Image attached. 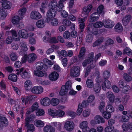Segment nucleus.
Masks as SVG:
<instances>
[{
	"label": "nucleus",
	"instance_id": "1",
	"mask_svg": "<svg viewBox=\"0 0 132 132\" xmlns=\"http://www.w3.org/2000/svg\"><path fill=\"white\" fill-rule=\"evenodd\" d=\"M35 119L34 116H27L25 118V126L28 129V132H34L35 130V128L32 124H29L32 122Z\"/></svg>",
	"mask_w": 132,
	"mask_h": 132
},
{
	"label": "nucleus",
	"instance_id": "2",
	"mask_svg": "<svg viewBox=\"0 0 132 132\" xmlns=\"http://www.w3.org/2000/svg\"><path fill=\"white\" fill-rule=\"evenodd\" d=\"M18 71L17 73V75H20L21 77L23 79H26L30 77L29 74L25 69L22 68L19 69H17Z\"/></svg>",
	"mask_w": 132,
	"mask_h": 132
},
{
	"label": "nucleus",
	"instance_id": "3",
	"mask_svg": "<svg viewBox=\"0 0 132 132\" xmlns=\"http://www.w3.org/2000/svg\"><path fill=\"white\" fill-rule=\"evenodd\" d=\"M75 127V124L71 121H66L64 125V128L65 130L68 131H71L73 130Z\"/></svg>",
	"mask_w": 132,
	"mask_h": 132
},
{
	"label": "nucleus",
	"instance_id": "4",
	"mask_svg": "<svg viewBox=\"0 0 132 132\" xmlns=\"http://www.w3.org/2000/svg\"><path fill=\"white\" fill-rule=\"evenodd\" d=\"M80 68L79 67L75 66L70 69V75L71 76L77 77L80 74Z\"/></svg>",
	"mask_w": 132,
	"mask_h": 132
},
{
	"label": "nucleus",
	"instance_id": "5",
	"mask_svg": "<svg viewBox=\"0 0 132 132\" xmlns=\"http://www.w3.org/2000/svg\"><path fill=\"white\" fill-rule=\"evenodd\" d=\"M92 8L93 6L92 4H89L87 7H85L83 8L82 14L84 16H84V17H87Z\"/></svg>",
	"mask_w": 132,
	"mask_h": 132
},
{
	"label": "nucleus",
	"instance_id": "6",
	"mask_svg": "<svg viewBox=\"0 0 132 132\" xmlns=\"http://www.w3.org/2000/svg\"><path fill=\"white\" fill-rule=\"evenodd\" d=\"M56 11L55 10L50 9L47 12V21L49 22L51 20V19L53 18L55 16L56 14Z\"/></svg>",
	"mask_w": 132,
	"mask_h": 132
},
{
	"label": "nucleus",
	"instance_id": "7",
	"mask_svg": "<svg viewBox=\"0 0 132 132\" xmlns=\"http://www.w3.org/2000/svg\"><path fill=\"white\" fill-rule=\"evenodd\" d=\"M113 104V103L108 102L107 105L106 107V112L108 115L111 116V113L114 111V108L112 106Z\"/></svg>",
	"mask_w": 132,
	"mask_h": 132
},
{
	"label": "nucleus",
	"instance_id": "8",
	"mask_svg": "<svg viewBox=\"0 0 132 132\" xmlns=\"http://www.w3.org/2000/svg\"><path fill=\"white\" fill-rule=\"evenodd\" d=\"M106 96L109 100L108 102L114 103L115 97L111 91H109L107 92Z\"/></svg>",
	"mask_w": 132,
	"mask_h": 132
},
{
	"label": "nucleus",
	"instance_id": "9",
	"mask_svg": "<svg viewBox=\"0 0 132 132\" xmlns=\"http://www.w3.org/2000/svg\"><path fill=\"white\" fill-rule=\"evenodd\" d=\"M8 121L5 117L0 116V127H5L8 125Z\"/></svg>",
	"mask_w": 132,
	"mask_h": 132
},
{
	"label": "nucleus",
	"instance_id": "10",
	"mask_svg": "<svg viewBox=\"0 0 132 132\" xmlns=\"http://www.w3.org/2000/svg\"><path fill=\"white\" fill-rule=\"evenodd\" d=\"M36 70H43H43L46 71L47 70V67L45 65L43 62H37L36 63Z\"/></svg>",
	"mask_w": 132,
	"mask_h": 132
},
{
	"label": "nucleus",
	"instance_id": "11",
	"mask_svg": "<svg viewBox=\"0 0 132 132\" xmlns=\"http://www.w3.org/2000/svg\"><path fill=\"white\" fill-rule=\"evenodd\" d=\"M94 54L93 53L89 54V57L82 63V65L84 67H85L87 64H89L93 61Z\"/></svg>",
	"mask_w": 132,
	"mask_h": 132
},
{
	"label": "nucleus",
	"instance_id": "12",
	"mask_svg": "<svg viewBox=\"0 0 132 132\" xmlns=\"http://www.w3.org/2000/svg\"><path fill=\"white\" fill-rule=\"evenodd\" d=\"M43 91L42 87L40 86H36L33 87L31 90V92L36 94L41 93Z\"/></svg>",
	"mask_w": 132,
	"mask_h": 132
},
{
	"label": "nucleus",
	"instance_id": "13",
	"mask_svg": "<svg viewBox=\"0 0 132 132\" xmlns=\"http://www.w3.org/2000/svg\"><path fill=\"white\" fill-rule=\"evenodd\" d=\"M30 17L32 19L37 20L41 18L42 16L37 11H33L31 13Z\"/></svg>",
	"mask_w": 132,
	"mask_h": 132
},
{
	"label": "nucleus",
	"instance_id": "14",
	"mask_svg": "<svg viewBox=\"0 0 132 132\" xmlns=\"http://www.w3.org/2000/svg\"><path fill=\"white\" fill-rule=\"evenodd\" d=\"M19 36L23 38L27 39L28 37V34L27 31L24 29H21L18 32Z\"/></svg>",
	"mask_w": 132,
	"mask_h": 132
},
{
	"label": "nucleus",
	"instance_id": "15",
	"mask_svg": "<svg viewBox=\"0 0 132 132\" xmlns=\"http://www.w3.org/2000/svg\"><path fill=\"white\" fill-rule=\"evenodd\" d=\"M131 19V16L130 15H126L123 17L122 20V22L123 25H127Z\"/></svg>",
	"mask_w": 132,
	"mask_h": 132
},
{
	"label": "nucleus",
	"instance_id": "16",
	"mask_svg": "<svg viewBox=\"0 0 132 132\" xmlns=\"http://www.w3.org/2000/svg\"><path fill=\"white\" fill-rule=\"evenodd\" d=\"M100 15L98 13L95 12L91 14L89 19V21L93 22L97 20L99 18Z\"/></svg>",
	"mask_w": 132,
	"mask_h": 132
},
{
	"label": "nucleus",
	"instance_id": "17",
	"mask_svg": "<svg viewBox=\"0 0 132 132\" xmlns=\"http://www.w3.org/2000/svg\"><path fill=\"white\" fill-rule=\"evenodd\" d=\"M40 103L41 104L44 106H49L51 103V100L48 98L46 97L41 100Z\"/></svg>",
	"mask_w": 132,
	"mask_h": 132
},
{
	"label": "nucleus",
	"instance_id": "18",
	"mask_svg": "<svg viewBox=\"0 0 132 132\" xmlns=\"http://www.w3.org/2000/svg\"><path fill=\"white\" fill-rule=\"evenodd\" d=\"M102 87L104 90H106V88H110L111 87V85L110 82L108 80H104L103 83L102 85Z\"/></svg>",
	"mask_w": 132,
	"mask_h": 132
},
{
	"label": "nucleus",
	"instance_id": "19",
	"mask_svg": "<svg viewBox=\"0 0 132 132\" xmlns=\"http://www.w3.org/2000/svg\"><path fill=\"white\" fill-rule=\"evenodd\" d=\"M37 58L36 55L34 53L29 54L27 56L28 61L30 63H32Z\"/></svg>",
	"mask_w": 132,
	"mask_h": 132
},
{
	"label": "nucleus",
	"instance_id": "20",
	"mask_svg": "<svg viewBox=\"0 0 132 132\" xmlns=\"http://www.w3.org/2000/svg\"><path fill=\"white\" fill-rule=\"evenodd\" d=\"M59 75L57 72L54 71L52 72L50 75L49 78L52 81L56 80L58 78Z\"/></svg>",
	"mask_w": 132,
	"mask_h": 132
},
{
	"label": "nucleus",
	"instance_id": "21",
	"mask_svg": "<svg viewBox=\"0 0 132 132\" xmlns=\"http://www.w3.org/2000/svg\"><path fill=\"white\" fill-rule=\"evenodd\" d=\"M36 24L37 27L38 28H43L45 25V22L44 20L40 19L37 21Z\"/></svg>",
	"mask_w": 132,
	"mask_h": 132
},
{
	"label": "nucleus",
	"instance_id": "22",
	"mask_svg": "<svg viewBox=\"0 0 132 132\" xmlns=\"http://www.w3.org/2000/svg\"><path fill=\"white\" fill-rule=\"evenodd\" d=\"M103 25L106 28H111L113 27L114 24L110 20H107L104 21Z\"/></svg>",
	"mask_w": 132,
	"mask_h": 132
},
{
	"label": "nucleus",
	"instance_id": "23",
	"mask_svg": "<svg viewBox=\"0 0 132 132\" xmlns=\"http://www.w3.org/2000/svg\"><path fill=\"white\" fill-rule=\"evenodd\" d=\"M95 122L96 124L104 123L105 120L101 116H96L95 117Z\"/></svg>",
	"mask_w": 132,
	"mask_h": 132
},
{
	"label": "nucleus",
	"instance_id": "24",
	"mask_svg": "<svg viewBox=\"0 0 132 132\" xmlns=\"http://www.w3.org/2000/svg\"><path fill=\"white\" fill-rule=\"evenodd\" d=\"M94 27H89L87 28V30L88 33L96 35L97 34V31L96 29Z\"/></svg>",
	"mask_w": 132,
	"mask_h": 132
},
{
	"label": "nucleus",
	"instance_id": "25",
	"mask_svg": "<svg viewBox=\"0 0 132 132\" xmlns=\"http://www.w3.org/2000/svg\"><path fill=\"white\" fill-rule=\"evenodd\" d=\"M26 11V7H23L20 9L18 11V16L20 17L21 19H22L23 17V15L25 14Z\"/></svg>",
	"mask_w": 132,
	"mask_h": 132
},
{
	"label": "nucleus",
	"instance_id": "26",
	"mask_svg": "<svg viewBox=\"0 0 132 132\" xmlns=\"http://www.w3.org/2000/svg\"><path fill=\"white\" fill-rule=\"evenodd\" d=\"M55 131V129L50 126L47 125L44 128V132H54Z\"/></svg>",
	"mask_w": 132,
	"mask_h": 132
},
{
	"label": "nucleus",
	"instance_id": "27",
	"mask_svg": "<svg viewBox=\"0 0 132 132\" xmlns=\"http://www.w3.org/2000/svg\"><path fill=\"white\" fill-rule=\"evenodd\" d=\"M12 36L13 39L15 41H18L20 40V38L19 36H18L16 31L14 30H12L11 31Z\"/></svg>",
	"mask_w": 132,
	"mask_h": 132
},
{
	"label": "nucleus",
	"instance_id": "28",
	"mask_svg": "<svg viewBox=\"0 0 132 132\" xmlns=\"http://www.w3.org/2000/svg\"><path fill=\"white\" fill-rule=\"evenodd\" d=\"M114 29L116 32H119L122 31L123 28L122 25L118 23L115 26Z\"/></svg>",
	"mask_w": 132,
	"mask_h": 132
},
{
	"label": "nucleus",
	"instance_id": "29",
	"mask_svg": "<svg viewBox=\"0 0 132 132\" xmlns=\"http://www.w3.org/2000/svg\"><path fill=\"white\" fill-rule=\"evenodd\" d=\"M69 90L66 88L63 85L62 86L61 89L59 92L60 95L61 96L65 95L68 92Z\"/></svg>",
	"mask_w": 132,
	"mask_h": 132
},
{
	"label": "nucleus",
	"instance_id": "30",
	"mask_svg": "<svg viewBox=\"0 0 132 132\" xmlns=\"http://www.w3.org/2000/svg\"><path fill=\"white\" fill-rule=\"evenodd\" d=\"M32 83L30 80H27L24 83V87L25 89L27 90L30 89L32 87Z\"/></svg>",
	"mask_w": 132,
	"mask_h": 132
},
{
	"label": "nucleus",
	"instance_id": "31",
	"mask_svg": "<svg viewBox=\"0 0 132 132\" xmlns=\"http://www.w3.org/2000/svg\"><path fill=\"white\" fill-rule=\"evenodd\" d=\"M34 73L35 75L39 77H43L44 75V73L40 70H35L34 71Z\"/></svg>",
	"mask_w": 132,
	"mask_h": 132
},
{
	"label": "nucleus",
	"instance_id": "32",
	"mask_svg": "<svg viewBox=\"0 0 132 132\" xmlns=\"http://www.w3.org/2000/svg\"><path fill=\"white\" fill-rule=\"evenodd\" d=\"M34 124L38 127H43L44 126V123L43 121L39 120H36L34 121Z\"/></svg>",
	"mask_w": 132,
	"mask_h": 132
},
{
	"label": "nucleus",
	"instance_id": "33",
	"mask_svg": "<svg viewBox=\"0 0 132 132\" xmlns=\"http://www.w3.org/2000/svg\"><path fill=\"white\" fill-rule=\"evenodd\" d=\"M21 19L19 16H15L13 17L12 19V22L14 24L17 26L19 22V21Z\"/></svg>",
	"mask_w": 132,
	"mask_h": 132
},
{
	"label": "nucleus",
	"instance_id": "34",
	"mask_svg": "<svg viewBox=\"0 0 132 132\" xmlns=\"http://www.w3.org/2000/svg\"><path fill=\"white\" fill-rule=\"evenodd\" d=\"M2 5L4 9H9L11 8L12 4L10 2L7 1L2 3Z\"/></svg>",
	"mask_w": 132,
	"mask_h": 132
},
{
	"label": "nucleus",
	"instance_id": "35",
	"mask_svg": "<svg viewBox=\"0 0 132 132\" xmlns=\"http://www.w3.org/2000/svg\"><path fill=\"white\" fill-rule=\"evenodd\" d=\"M123 76L124 79L126 81L129 82L132 80L131 77L126 73H124L123 74Z\"/></svg>",
	"mask_w": 132,
	"mask_h": 132
},
{
	"label": "nucleus",
	"instance_id": "36",
	"mask_svg": "<svg viewBox=\"0 0 132 132\" xmlns=\"http://www.w3.org/2000/svg\"><path fill=\"white\" fill-rule=\"evenodd\" d=\"M93 40V37L92 34L88 33L86 35V40L87 42L88 43H91Z\"/></svg>",
	"mask_w": 132,
	"mask_h": 132
},
{
	"label": "nucleus",
	"instance_id": "37",
	"mask_svg": "<svg viewBox=\"0 0 132 132\" xmlns=\"http://www.w3.org/2000/svg\"><path fill=\"white\" fill-rule=\"evenodd\" d=\"M130 117L128 116H120L119 117V121L122 122H127Z\"/></svg>",
	"mask_w": 132,
	"mask_h": 132
},
{
	"label": "nucleus",
	"instance_id": "38",
	"mask_svg": "<svg viewBox=\"0 0 132 132\" xmlns=\"http://www.w3.org/2000/svg\"><path fill=\"white\" fill-rule=\"evenodd\" d=\"M97 12L99 14H101L103 15L104 14L105 12L104 10V6L103 5H101L99 6L97 9Z\"/></svg>",
	"mask_w": 132,
	"mask_h": 132
},
{
	"label": "nucleus",
	"instance_id": "39",
	"mask_svg": "<svg viewBox=\"0 0 132 132\" xmlns=\"http://www.w3.org/2000/svg\"><path fill=\"white\" fill-rule=\"evenodd\" d=\"M8 79L14 82H15L17 80V77L16 75L13 74L9 75Z\"/></svg>",
	"mask_w": 132,
	"mask_h": 132
},
{
	"label": "nucleus",
	"instance_id": "40",
	"mask_svg": "<svg viewBox=\"0 0 132 132\" xmlns=\"http://www.w3.org/2000/svg\"><path fill=\"white\" fill-rule=\"evenodd\" d=\"M86 84L87 86L88 87L92 88L94 86V83L93 81L91 79H88L86 81Z\"/></svg>",
	"mask_w": 132,
	"mask_h": 132
},
{
	"label": "nucleus",
	"instance_id": "41",
	"mask_svg": "<svg viewBox=\"0 0 132 132\" xmlns=\"http://www.w3.org/2000/svg\"><path fill=\"white\" fill-rule=\"evenodd\" d=\"M93 88L95 92L98 93L101 89V86L99 84H95Z\"/></svg>",
	"mask_w": 132,
	"mask_h": 132
},
{
	"label": "nucleus",
	"instance_id": "42",
	"mask_svg": "<svg viewBox=\"0 0 132 132\" xmlns=\"http://www.w3.org/2000/svg\"><path fill=\"white\" fill-rule=\"evenodd\" d=\"M110 75V72L108 71H104L103 74V77L104 80H108Z\"/></svg>",
	"mask_w": 132,
	"mask_h": 132
},
{
	"label": "nucleus",
	"instance_id": "43",
	"mask_svg": "<svg viewBox=\"0 0 132 132\" xmlns=\"http://www.w3.org/2000/svg\"><path fill=\"white\" fill-rule=\"evenodd\" d=\"M50 9L56 11V8L57 6L56 2L55 1H52L50 3Z\"/></svg>",
	"mask_w": 132,
	"mask_h": 132
},
{
	"label": "nucleus",
	"instance_id": "44",
	"mask_svg": "<svg viewBox=\"0 0 132 132\" xmlns=\"http://www.w3.org/2000/svg\"><path fill=\"white\" fill-rule=\"evenodd\" d=\"M20 46L21 47V50L22 52H26L28 50V48L26 46V43L24 42H22L20 43Z\"/></svg>",
	"mask_w": 132,
	"mask_h": 132
},
{
	"label": "nucleus",
	"instance_id": "45",
	"mask_svg": "<svg viewBox=\"0 0 132 132\" xmlns=\"http://www.w3.org/2000/svg\"><path fill=\"white\" fill-rule=\"evenodd\" d=\"M7 12L5 10L0 9V17L3 18H5L7 15Z\"/></svg>",
	"mask_w": 132,
	"mask_h": 132
},
{
	"label": "nucleus",
	"instance_id": "46",
	"mask_svg": "<svg viewBox=\"0 0 132 132\" xmlns=\"http://www.w3.org/2000/svg\"><path fill=\"white\" fill-rule=\"evenodd\" d=\"M59 103V101L57 98H52L51 100V103L53 106H56Z\"/></svg>",
	"mask_w": 132,
	"mask_h": 132
},
{
	"label": "nucleus",
	"instance_id": "47",
	"mask_svg": "<svg viewBox=\"0 0 132 132\" xmlns=\"http://www.w3.org/2000/svg\"><path fill=\"white\" fill-rule=\"evenodd\" d=\"M11 60L12 61H15L17 59L18 57L15 53L13 52L11 53L9 55Z\"/></svg>",
	"mask_w": 132,
	"mask_h": 132
},
{
	"label": "nucleus",
	"instance_id": "48",
	"mask_svg": "<svg viewBox=\"0 0 132 132\" xmlns=\"http://www.w3.org/2000/svg\"><path fill=\"white\" fill-rule=\"evenodd\" d=\"M56 46L54 45L51 46V48H49L46 51V53L47 54H49L54 51V49H55Z\"/></svg>",
	"mask_w": 132,
	"mask_h": 132
},
{
	"label": "nucleus",
	"instance_id": "49",
	"mask_svg": "<svg viewBox=\"0 0 132 132\" xmlns=\"http://www.w3.org/2000/svg\"><path fill=\"white\" fill-rule=\"evenodd\" d=\"M83 59V58L81 56L78 55V56H75L73 57V60L74 62H77L81 61Z\"/></svg>",
	"mask_w": 132,
	"mask_h": 132
},
{
	"label": "nucleus",
	"instance_id": "50",
	"mask_svg": "<svg viewBox=\"0 0 132 132\" xmlns=\"http://www.w3.org/2000/svg\"><path fill=\"white\" fill-rule=\"evenodd\" d=\"M44 62L46 64L50 65H52L54 63V61L50 60L46 58H44L43 60Z\"/></svg>",
	"mask_w": 132,
	"mask_h": 132
},
{
	"label": "nucleus",
	"instance_id": "51",
	"mask_svg": "<svg viewBox=\"0 0 132 132\" xmlns=\"http://www.w3.org/2000/svg\"><path fill=\"white\" fill-rule=\"evenodd\" d=\"M123 54H126L128 55H131L132 52L131 50L129 48L126 47L123 50Z\"/></svg>",
	"mask_w": 132,
	"mask_h": 132
},
{
	"label": "nucleus",
	"instance_id": "52",
	"mask_svg": "<svg viewBox=\"0 0 132 132\" xmlns=\"http://www.w3.org/2000/svg\"><path fill=\"white\" fill-rule=\"evenodd\" d=\"M103 25V23L99 21L97 22L94 24L93 25L95 28H98L102 27Z\"/></svg>",
	"mask_w": 132,
	"mask_h": 132
},
{
	"label": "nucleus",
	"instance_id": "53",
	"mask_svg": "<svg viewBox=\"0 0 132 132\" xmlns=\"http://www.w3.org/2000/svg\"><path fill=\"white\" fill-rule=\"evenodd\" d=\"M36 113L37 116H44L45 114V112L43 109H39L38 110Z\"/></svg>",
	"mask_w": 132,
	"mask_h": 132
},
{
	"label": "nucleus",
	"instance_id": "54",
	"mask_svg": "<svg viewBox=\"0 0 132 132\" xmlns=\"http://www.w3.org/2000/svg\"><path fill=\"white\" fill-rule=\"evenodd\" d=\"M63 24L65 26H68L71 24V21L69 20L65 19L62 22Z\"/></svg>",
	"mask_w": 132,
	"mask_h": 132
},
{
	"label": "nucleus",
	"instance_id": "55",
	"mask_svg": "<svg viewBox=\"0 0 132 132\" xmlns=\"http://www.w3.org/2000/svg\"><path fill=\"white\" fill-rule=\"evenodd\" d=\"M86 51V50L85 48L84 47H81V48L79 55L80 56H81L83 58Z\"/></svg>",
	"mask_w": 132,
	"mask_h": 132
},
{
	"label": "nucleus",
	"instance_id": "56",
	"mask_svg": "<svg viewBox=\"0 0 132 132\" xmlns=\"http://www.w3.org/2000/svg\"><path fill=\"white\" fill-rule=\"evenodd\" d=\"M51 24L54 26H57L58 23V21L57 19L55 18L52 19L51 21Z\"/></svg>",
	"mask_w": 132,
	"mask_h": 132
},
{
	"label": "nucleus",
	"instance_id": "57",
	"mask_svg": "<svg viewBox=\"0 0 132 132\" xmlns=\"http://www.w3.org/2000/svg\"><path fill=\"white\" fill-rule=\"evenodd\" d=\"M63 7V4L62 3H59V4L57 5L56 9L58 11H61Z\"/></svg>",
	"mask_w": 132,
	"mask_h": 132
},
{
	"label": "nucleus",
	"instance_id": "58",
	"mask_svg": "<svg viewBox=\"0 0 132 132\" xmlns=\"http://www.w3.org/2000/svg\"><path fill=\"white\" fill-rule=\"evenodd\" d=\"M48 42L50 43H55L58 42V41L55 37H52L48 40Z\"/></svg>",
	"mask_w": 132,
	"mask_h": 132
},
{
	"label": "nucleus",
	"instance_id": "59",
	"mask_svg": "<svg viewBox=\"0 0 132 132\" xmlns=\"http://www.w3.org/2000/svg\"><path fill=\"white\" fill-rule=\"evenodd\" d=\"M48 114L50 116H55L56 115V111L51 109H48Z\"/></svg>",
	"mask_w": 132,
	"mask_h": 132
},
{
	"label": "nucleus",
	"instance_id": "60",
	"mask_svg": "<svg viewBox=\"0 0 132 132\" xmlns=\"http://www.w3.org/2000/svg\"><path fill=\"white\" fill-rule=\"evenodd\" d=\"M113 128L114 127L113 126L109 125L105 128L104 130L105 132H111L112 131Z\"/></svg>",
	"mask_w": 132,
	"mask_h": 132
},
{
	"label": "nucleus",
	"instance_id": "61",
	"mask_svg": "<svg viewBox=\"0 0 132 132\" xmlns=\"http://www.w3.org/2000/svg\"><path fill=\"white\" fill-rule=\"evenodd\" d=\"M38 104L37 102H36L34 103L31 108L34 111L37 110L38 108Z\"/></svg>",
	"mask_w": 132,
	"mask_h": 132
},
{
	"label": "nucleus",
	"instance_id": "62",
	"mask_svg": "<svg viewBox=\"0 0 132 132\" xmlns=\"http://www.w3.org/2000/svg\"><path fill=\"white\" fill-rule=\"evenodd\" d=\"M89 102L88 101V100H84L82 102V104H81V106L83 107H86L88 106L89 105Z\"/></svg>",
	"mask_w": 132,
	"mask_h": 132
},
{
	"label": "nucleus",
	"instance_id": "63",
	"mask_svg": "<svg viewBox=\"0 0 132 132\" xmlns=\"http://www.w3.org/2000/svg\"><path fill=\"white\" fill-rule=\"evenodd\" d=\"M63 37L65 39H68L71 37L70 33L68 31H66L63 33Z\"/></svg>",
	"mask_w": 132,
	"mask_h": 132
},
{
	"label": "nucleus",
	"instance_id": "64",
	"mask_svg": "<svg viewBox=\"0 0 132 132\" xmlns=\"http://www.w3.org/2000/svg\"><path fill=\"white\" fill-rule=\"evenodd\" d=\"M82 110H83L81 104H79L78 105V108L77 110V115H80L82 113Z\"/></svg>",
	"mask_w": 132,
	"mask_h": 132
}]
</instances>
